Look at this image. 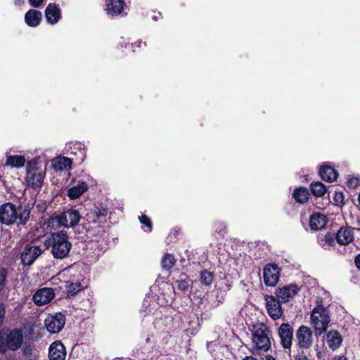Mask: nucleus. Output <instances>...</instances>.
<instances>
[{
    "instance_id": "nucleus-1",
    "label": "nucleus",
    "mask_w": 360,
    "mask_h": 360,
    "mask_svg": "<svg viewBox=\"0 0 360 360\" xmlns=\"http://www.w3.org/2000/svg\"><path fill=\"white\" fill-rule=\"evenodd\" d=\"M30 205L19 202L16 206L11 202H4L0 205V222L6 226L15 223L25 226L30 217Z\"/></svg>"
},
{
    "instance_id": "nucleus-2",
    "label": "nucleus",
    "mask_w": 360,
    "mask_h": 360,
    "mask_svg": "<svg viewBox=\"0 0 360 360\" xmlns=\"http://www.w3.org/2000/svg\"><path fill=\"white\" fill-rule=\"evenodd\" d=\"M45 245L47 248H51V254L56 259L68 257L72 249V243L69 241L65 230L52 233L51 237L46 239Z\"/></svg>"
},
{
    "instance_id": "nucleus-3",
    "label": "nucleus",
    "mask_w": 360,
    "mask_h": 360,
    "mask_svg": "<svg viewBox=\"0 0 360 360\" xmlns=\"http://www.w3.org/2000/svg\"><path fill=\"white\" fill-rule=\"evenodd\" d=\"M23 342V335L20 329L2 330L0 332V354H5L8 349L18 350Z\"/></svg>"
},
{
    "instance_id": "nucleus-4",
    "label": "nucleus",
    "mask_w": 360,
    "mask_h": 360,
    "mask_svg": "<svg viewBox=\"0 0 360 360\" xmlns=\"http://www.w3.org/2000/svg\"><path fill=\"white\" fill-rule=\"evenodd\" d=\"M252 342L259 350L267 352L271 348V331L264 323H257L252 326Z\"/></svg>"
},
{
    "instance_id": "nucleus-5",
    "label": "nucleus",
    "mask_w": 360,
    "mask_h": 360,
    "mask_svg": "<svg viewBox=\"0 0 360 360\" xmlns=\"http://www.w3.org/2000/svg\"><path fill=\"white\" fill-rule=\"evenodd\" d=\"M311 323L316 335H321L327 330L330 322L329 311L322 304L317 305L311 311Z\"/></svg>"
},
{
    "instance_id": "nucleus-6",
    "label": "nucleus",
    "mask_w": 360,
    "mask_h": 360,
    "mask_svg": "<svg viewBox=\"0 0 360 360\" xmlns=\"http://www.w3.org/2000/svg\"><path fill=\"white\" fill-rule=\"evenodd\" d=\"M296 346L300 349H309L313 343V334L310 328L302 325L295 332Z\"/></svg>"
},
{
    "instance_id": "nucleus-7",
    "label": "nucleus",
    "mask_w": 360,
    "mask_h": 360,
    "mask_svg": "<svg viewBox=\"0 0 360 360\" xmlns=\"http://www.w3.org/2000/svg\"><path fill=\"white\" fill-rule=\"evenodd\" d=\"M264 300L266 302V308L269 316L277 320L283 314V310L281 307V302L273 295H265Z\"/></svg>"
},
{
    "instance_id": "nucleus-8",
    "label": "nucleus",
    "mask_w": 360,
    "mask_h": 360,
    "mask_svg": "<svg viewBox=\"0 0 360 360\" xmlns=\"http://www.w3.org/2000/svg\"><path fill=\"white\" fill-rule=\"evenodd\" d=\"M65 321V315L58 312L48 316L44 321V324L50 333L55 334L59 333L63 328Z\"/></svg>"
},
{
    "instance_id": "nucleus-9",
    "label": "nucleus",
    "mask_w": 360,
    "mask_h": 360,
    "mask_svg": "<svg viewBox=\"0 0 360 360\" xmlns=\"http://www.w3.org/2000/svg\"><path fill=\"white\" fill-rule=\"evenodd\" d=\"M280 277V269L275 263H269L263 269V278L266 286L274 287L278 283Z\"/></svg>"
},
{
    "instance_id": "nucleus-10",
    "label": "nucleus",
    "mask_w": 360,
    "mask_h": 360,
    "mask_svg": "<svg viewBox=\"0 0 360 360\" xmlns=\"http://www.w3.org/2000/svg\"><path fill=\"white\" fill-rule=\"evenodd\" d=\"M43 252L39 246L27 244L20 255L21 262L24 266H31Z\"/></svg>"
},
{
    "instance_id": "nucleus-11",
    "label": "nucleus",
    "mask_w": 360,
    "mask_h": 360,
    "mask_svg": "<svg viewBox=\"0 0 360 360\" xmlns=\"http://www.w3.org/2000/svg\"><path fill=\"white\" fill-rule=\"evenodd\" d=\"M294 330L292 326L288 323H283L278 329V334L280 338L281 346L284 349L290 350L292 340H293Z\"/></svg>"
},
{
    "instance_id": "nucleus-12",
    "label": "nucleus",
    "mask_w": 360,
    "mask_h": 360,
    "mask_svg": "<svg viewBox=\"0 0 360 360\" xmlns=\"http://www.w3.org/2000/svg\"><path fill=\"white\" fill-rule=\"evenodd\" d=\"M45 178V172L43 170L29 171L26 173L25 180L27 186L34 190L41 188Z\"/></svg>"
},
{
    "instance_id": "nucleus-13",
    "label": "nucleus",
    "mask_w": 360,
    "mask_h": 360,
    "mask_svg": "<svg viewBox=\"0 0 360 360\" xmlns=\"http://www.w3.org/2000/svg\"><path fill=\"white\" fill-rule=\"evenodd\" d=\"M300 290V288L297 284L291 283L278 288L276 295L282 303H286L290 298L294 297Z\"/></svg>"
},
{
    "instance_id": "nucleus-14",
    "label": "nucleus",
    "mask_w": 360,
    "mask_h": 360,
    "mask_svg": "<svg viewBox=\"0 0 360 360\" xmlns=\"http://www.w3.org/2000/svg\"><path fill=\"white\" fill-rule=\"evenodd\" d=\"M55 297L52 288H43L37 290L33 295V302L37 306H42L50 302Z\"/></svg>"
},
{
    "instance_id": "nucleus-15",
    "label": "nucleus",
    "mask_w": 360,
    "mask_h": 360,
    "mask_svg": "<svg viewBox=\"0 0 360 360\" xmlns=\"http://www.w3.org/2000/svg\"><path fill=\"white\" fill-rule=\"evenodd\" d=\"M66 349L60 341H55L51 344L49 349V360H65Z\"/></svg>"
},
{
    "instance_id": "nucleus-16",
    "label": "nucleus",
    "mask_w": 360,
    "mask_h": 360,
    "mask_svg": "<svg viewBox=\"0 0 360 360\" xmlns=\"http://www.w3.org/2000/svg\"><path fill=\"white\" fill-rule=\"evenodd\" d=\"M335 239L341 245H348L354 240L353 229L350 226H341L335 233Z\"/></svg>"
},
{
    "instance_id": "nucleus-17",
    "label": "nucleus",
    "mask_w": 360,
    "mask_h": 360,
    "mask_svg": "<svg viewBox=\"0 0 360 360\" xmlns=\"http://www.w3.org/2000/svg\"><path fill=\"white\" fill-rule=\"evenodd\" d=\"M47 22L51 25L57 23L61 18V10L55 3H50L44 11Z\"/></svg>"
},
{
    "instance_id": "nucleus-18",
    "label": "nucleus",
    "mask_w": 360,
    "mask_h": 360,
    "mask_svg": "<svg viewBox=\"0 0 360 360\" xmlns=\"http://www.w3.org/2000/svg\"><path fill=\"white\" fill-rule=\"evenodd\" d=\"M322 180L327 182H333L338 177V172L330 164L323 163L319 171Z\"/></svg>"
},
{
    "instance_id": "nucleus-19",
    "label": "nucleus",
    "mask_w": 360,
    "mask_h": 360,
    "mask_svg": "<svg viewBox=\"0 0 360 360\" xmlns=\"http://www.w3.org/2000/svg\"><path fill=\"white\" fill-rule=\"evenodd\" d=\"M61 214H64L66 219L65 228H74L79 222L82 215L80 212L73 208L68 209L67 210L61 212Z\"/></svg>"
},
{
    "instance_id": "nucleus-20",
    "label": "nucleus",
    "mask_w": 360,
    "mask_h": 360,
    "mask_svg": "<svg viewBox=\"0 0 360 360\" xmlns=\"http://www.w3.org/2000/svg\"><path fill=\"white\" fill-rule=\"evenodd\" d=\"M326 217L321 213H313L309 218V227L312 231L323 229L327 224Z\"/></svg>"
},
{
    "instance_id": "nucleus-21",
    "label": "nucleus",
    "mask_w": 360,
    "mask_h": 360,
    "mask_svg": "<svg viewBox=\"0 0 360 360\" xmlns=\"http://www.w3.org/2000/svg\"><path fill=\"white\" fill-rule=\"evenodd\" d=\"M42 20V13L36 9H30L25 15V22L30 27H37Z\"/></svg>"
},
{
    "instance_id": "nucleus-22",
    "label": "nucleus",
    "mask_w": 360,
    "mask_h": 360,
    "mask_svg": "<svg viewBox=\"0 0 360 360\" xmlns=\"http://www.w3.org/2000/svg\"><path fill=\"white\" fill-rule=\"evenodd\" d=\"M44 226L51 229H58L61 226H67L65 217L61 213L53 214L44 221Z\"/></svg>"
},
{
    "instance_id": "nucleus-23",
    "label": "nucleus",
    "mask_w": 360,
    "mask_h": 360,
    "mask_svg": "<svg viewBox=\"0 0 360 360\" xmlns=\"http://www.w3.org/2000/svg\"><path fill=\"white\" fill-rule=\"evenodd\" d=\"M173 279L174 288H176L182 292L188 291L191 285L192 281L186 273H181L176 278L174 277Z\"/></svg>"
},
{
    "instance_id": "nucleus-24",
    "label": "nucleus",
    "mask_w": 360,
    "mask_h": 360,
    "mask_svg": "<svg viewBox=\"0 0 360 360\" xmlns=\"http://www.w3.org/2000/svg\"><path fill=\"white\" fill-rule=\"evenodd\" d=\"M88 189L89 185L86 181H79L76 186H74L68 190L67 195L70 199L75 200L86 192Z\"/></svg>"
},
{
    "instance_id": "nucleus-25",
    "label": "nucleus",
    "mask_w": 360,
    "mask_h": 360,
    "mask_svg": "<svg viewBox=\"0 0 360 360\" xmlns=\"http://www.w3.org/2000/svg\"><path fill=\"white\" fill-rule=\"evenodd\" d=\"M309 191L306 187L300 186L294 189L292 198L297 203L304 205L309 201Z\"/></svg>"
},
{
    "instance_id": "nucleus-26",
    "label": "nucleus",
    "mask_w": 360,
    "mask_h": 360,
    "mask_svg": "<svg viewBox=\"0 0 360 360\" xmlns=\"http://www.w3.org/2000/svg\"><path fill=\"white\" fill-rule=\"evenodd\" d=\"M73 158L59 156L52 162L53 167L56 171L68 170L72 168Z\"/></svg>"
},
{
    "instance_id": "nucleus-27",
    "label": "nucleus",
    "mask_w": 360,
    "mask_h": 360,
    "mask_svg": "<svg viewBox=\"0 0 360 360\" xmlns=\"http://www.w3.org/2000/svg\"><path fill=\"white\" fill-rule=\"evenodd\" d=\"M70 155L75 156V158H72L73 160L77 163L84 162L86 156V150L84 145L81 143H76L73 147L70 148Z\"/></svg>"
},
{
    "instance_id": "nucleus-28",
    "label": "nucleus",
    "mask_w": 360,
    "mask_h": 360,
    "mask_svg": "<svg viewBox=\"0 0 360 360\" xmlns=\"http://www.w3.org/2000/svg\"><path fill=\"white\" fill-rule=\"evenodd\" d=\"M124 6V0H110L106 4L107 13L111 15H117L122 13Z\"/></svg>"
},
{
    "instance_id": "nucleus-29",
    "label": "nucleus",
    "mask_w": 360,
    "mask_h": 360,
    "mask_svg": "<svg viewBox=\"0 0 360 360\" xmlns=\"http://www.w3.org/2000/svg\"><path fill=\"white\" fill-rule=\"evenodd\" d=\"M342 342L340 333L337 330H330L327 333V342L328 347L335 350L338 349Z\"/></svg>"
},
{
    "instance_id": "nucleus-30",
    "label": "nucleus",
    "mask_w": 360,
    "mask_h": 360,
    "mask_svg": "<svg viewBox=\"0 0 360 360\" xmlns=\"http://www.w3.org/2000/svg\"><path fill=\"white\" fill-rule=\"evenodd\" d=\"M26 159L23 155H6V165L11 167L20 168L24 167Z\"/></svg>"
},
{
    "instance_id": "nucleus-31",
    "label": "nucleus",
    "mask_w": 360,
    "mask_h": 360,
    "mask_svg": "<svg viewBox=\"0 0 360 360\" xmlns=\"http://www.w3.org/2000/svg\"><path fill=\"white\" fill-rule=\"evenodd\" d=\"M312 195L316 198L323 197L327 192L326 186L321 181H314L310 184Z\"/></svg>"
},
{
    "instance_id": "nucleus-32",
    "label": "nucleus",
    "mask_w": 360,
    "mask_h": 360,
    "mask_svg": "<svg viewBox=\"0 0 360 360\" xmlns=\"http://www.w3.org/2000/svg\"><path fill=\"white\" fill-rule=\"evenodd\" d=\"M335 240V234L330 232L318 237V242L323 248L334 246Z\"/></svg>"
},
{
    "instance_id": "nucleus-33",
    "label": "nucleus",
    "mask_w": 360,
    "mask_h": 360,
    "mask_svg": "<svg viewBox=\"0 0 360 360\" xmlns=\"http://www.w3.org/2000/svg\"><path fill=\"white\" fill-rule=\"evenodd\" d=\"M67 296L70 299H72L75 297L79 292L82 290V285L81 283H70L66 285Z\"/></svg>"
},
{
    "instance_id": "nucleus-34",
    "label": "nucleus",
    "mask_w": 360,
    "mask_h": 360,
    "mask_svg": "<svg viewBox=\"0 0 360 360\" xmlns=\"http://www.w3.org/2000/svg\"><path fill=\"white\" fill-rule=\"evenodd\" d=\"M176 259L174 255L166 253L162 259V266L165 270L171 269L175 264Z\"/></svg>"
},
{
    "instance_id": "nucleus-35",
    "label": "nucleus",
    "mask_w": 360,
    "mask_h": 360,
    "mask_svg": "<svg viewBox=\"0 0 360 360\" xmlns=\"http://www.w3.org/2000/svg\"><path fill=\"white\" fill-rule=\"evenodd\" d=\"M214 274L213 273L204 269L200 271V281L202 284L210 285L213 282Z\"/></svg>"
},
{
    "instance_id": "nucleus-36",
    "label": "nucleus",
    "mask_w": 360,
    "mask_h": 360,
    "mask_svg": "<svg viewBox=\"0 0 360 360\" xmlns=\"http://www.w3.org/2000/svg\"><path fill=\"white\" fill-rule=\"evenodd\" d=\"M226 229V225L224 221H215L212 224L213 231L219 235L224 236L227 232Z\"/></svg>"
},
{
    "instance_id": "nucleus-37",
    "label": "nucleus",
    "mask_w": 360,
    "mask_h": 360,
    "mask_svg": "<svg viewBox=\"0 0 360 360\" xmlns=\"http://www.w3.org/2000/svg\"><path fill=\"white\" fill-rule=\"evenodd\" d=\"M334 205L342 207L345 205V195L341 191H335L333 195Z\"/></svg>"
},
{
    "instance_id": "nucleus-38",
    "label": "nucleus",
    "mask_w": 360,
    "mask_h": 360,
    "mask_svg": "<svg viewBox=\"0 0 360 360\" xmlns=\"http://www.w3.org/2000/svg\"><path fill=\"white\" fill-rule=\"evenodd\" d=\"M140 222L148 228V231L151 232L153 230V223L151 219L146 214H141L139 217Z\"/></svg>"
},
{
    "instance_id": "nucleus-39",
    "label": "nucleus",
    "mask_w": 360,
    "mask_h": 360,
    "mask_svg": "<svg viewBox=\"0 0 360 360\" xmlns=\"http://www.w3.org/2000/svg\"><path fill=\"white\" fill-rule=\"evenodd\" d=\"M8 271L5 268L0 269V292H1L6 284Z\"/></svg>"
},
{
    "instance_id": "nucleus-40",
    "label": "nucleus",
    "mask_w": 360,
    "mask_h": 360,
    "mask_svg": "<svg viewBox=\"0 0 360 360\" xmlns=\"http://www.w3.org/2000/svg\"><path fill=\"white\" fill-rule=\"evenodd\" d=\"M38 160L36 158L32 159L27 162L26 173L29 171L34 172L35 170H41L37 167Z\"/></svg>"
},
{
    "instance_id": "nucleus-41",
    "label": "nucleus",
    "mask_w": 360,
    "mask_h": 360,
    "mask_svg": "<svg viewBox=\"0 0 360 360\" xmlns=\"http://www.w3.org/2000/svg\"><path fill=\"white\" fill-rule=\"evenodd\" d=\"M94 213L97 219L99 220L101 217H105L108 214V210L105 207H96Z\"/></svg>"
},
{
    "instance_id": "nucleus-42",
    "label": "nucleus",
    "mask_w": 360,
    "mask_h": 360,
    "mask_svg": "<svg viewBox=\"0 0 360 360\" xmlns=\"http://www.w3.org/2000/svg\"><path fill=\"white\" fill-rule=\"evenodd\" d=\"M360 184V179L358 177L356 176H351L348 178L347 184L348 187L351 188H356L357 186H359Z\"/></svg>"
},
{
    "instance_id": "nucleus-43",
    "label": "nucleus",
    "mask_w": 360,
    "mask_h": 360,
    "mask_svg": "<svg viewBox=\"0 0 360 360\" xmlns=\"http://www.w3.org/2000/svg\"><path fill=\"white\" fill-rule=\"evenodd\" d=\"M146 46V43L145 41H142L141 40L136 41L134 43L131 44V48L134 52L137 51L139 49L142 47Z\"/></svg>"
},
{
    "instance_id": "nucleus-44",
    "label": "nucleus",
    "mask_w": 360,
    "mask_h": 360,
    "mask_svg": "<svg viewBox=\"0 0 360 360\" xmlns=\"http://www.w3.org/2000/svg\"><path fill=\"white\" fill-rule=\"evenodd\" d=\"M226 291L221 289H218L217 295H216V300L218 303H223L225 300L226 297Z\"/></svg>"
},
{
    "instance_id": "nucleus-45",
    "label": "nucleus",
    "mask_w": 360,
    "mask_h": 360,
    "mask_svg": "<svg viewBox=\"0 0 360 360\" xmlns=\"http://www.w3.org/2000/svg\"><path fill=\"white\" fill-rule=\"evenodd\" d=\"M6 314V308L4 303H0V326L3 324Z\"/></svg>"
},
{
    "instance_id": "nucleus-46",
    "label": "nucleus",
    "mask_w": 360,
    "mask_h": 360,
    "mask_svg": "<svg viewBox=\"0 0 360 360\" xmlns=\"http://www.w3.org/2000/svg\"><path fill=\"white\" fill-rule=\"evenodd\" d=\"M44 0H28L30 5L34 8H39Z\"/></svg>"
},
{
    "instance_id": "nucleus-47",
    "label": "nucleus",
    "mask_w": 360,
    "mask_h": 360,
    "mask_svg": "<svg viewBox=\"0 0 360 360\" xmlns=\"http://www.w3.org/2000/svg\"><path fill=\"white\" fill-rule=\"evenodd\" d=\"M294 360H309L304 351L298 352L295 356Z\"/></svg>"
},
{
    "instance_id": "nucleus-48",
    "label": "nucleus",
    "mask_w": 360,
    "mask_h": 360,
    "mask_svg": "<svg viewBox=\"0 0 360 360\" xmlns=\"http://www.w3.org/2000/svg\"><path fill=\"white\" fill-rule=\"evenodd\" d=\"M354 263L356 266L360 269V253L355 257Z\"/></svg>"
},
{
    "instance_id": "nucleus-49",
    "label": "nucleus",
    "mask_w": 360,
    "mask_h": 360,
    "mask_svg": "<svg viewBox=\"0 0 360 360\" xmlns=\"http://www.w3.org/2000/svg\"><path fill=\"white\" fill-rule=\"evenodd\" d=\"M334 360H348L345 356H338L334 358Z\"/></svg>"
},
{
    "instance_id": "nucleus-50",
    "label": "nucleus",
    "mask_w": 360,
    "mask_h": 360,
    "mask_svg": "<svg viewBox=\"0 0 360 360\" xmlns=\"http://www.w3.org/2000/svg\"><path fill=\"white\" fill-rule=\"evenodd\" d=\"M263 360H276V359L271 355H266Z\"/></svg>"
},
{
    "instance_id": "nucleus-51",
    "label": "nucleus",
    "mask_w": 360,
    "mask_h": 360,
    "mask_svg": "<svg viewBox=\"0 0 360 360\" xmlns=\"http://www.w3.org/2000/svg\"><path fill=\"white\" fill-rule=\"evenodd\" d=\"M243 360H257V359L255 357L250 356H245Z\"/></svg>"
},
{
    "instance_id": "nucleus-52",
    "label": "nucleus",
    "mask_w": 360,
    "mask_h": 360,
    "mask_svg": "<svg viewBox=\"0 0 360 360\" xmlns=\"http://www.w3.org/2000/svg\"><path fill=\"white\" fill-rule=\"evenodd\" d=\"M145 342L146 343H149L150 342V338L149 337L146 338Z\"/></svg>"
},
{
    "instance_id": "nucleus-53",
    "label": "nucleus",
    "mask_w": 360,
    "mask_h": 360,
    "mask_svg": "<svg viewBox=\"0 0 360 360\" xmlns=\"http://www.w3.org/2000/svg\"><path fill=\"white\" fill-rule=\"evenodd\" d=\"M358 200H359V205H360V194L359 195Z\"/></svg>"
},
{
    "instance_id": "nucleus-54",
    "label": "nucleus",
    "mask_w": 360,
    "mask_h": 360,
    "mask_svg": "<svg viewBox=\"0 0 360 360\" xmlns=\"http://www.w3.org/2000/svg\"><path fill=\"white\" fill-rule=\"evenodd\" d=\"M230 287H231V285H228V289H229V290L230 289Z\"/></svg>"
}]
</instances>
